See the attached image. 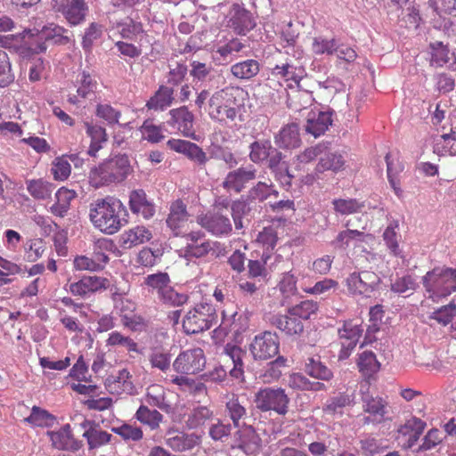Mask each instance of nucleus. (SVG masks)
<instances>
[{
  "mask_svg": "<svg viewBox=\"0 0 456 456\" xmlns=\"http://www.w3.org/2000/svg\"><path fill=\"white\" fill-rule=\"evenodd\" d=\"M248 92L239 86H228L216 91L208 98L207 112L211 120L218 124L241 119Z\"/></svg>",
  "mask_w": 456,
  "mask_h": 456,
  "instance_id": "obj_1",
  "label": "nucleus"
},
{
  "mask_svg": "<svg viewBox=\"0 0 456 456\" xmlns=\"http://www.w3.org/2000/svg\"><path fill=\"white\" fill-rule=\"evenodd\" d=\"M127 211L115 196H106L90 204L89 219L94 227L104 234L113 235L127 224Z\"/></svg>",
  "mask_w": 456,
  "mask_h": 456,
  "instance_id": "obj_2",
  "label": "nucleus"
},
{
  "mask_svg": "<svg viewBox=\"0 0 456 456\" xmlns=\"http://www.w3.org/2000/svg\"><path fill=\"white\" fill-rule=\"evenodd\" d=\"M132 172V167L126 155H117L91 168L89 183L95 188L116 184L125 181Z\"/></svg>",
  "mask_w": 456,
  "mask_h": 456,
  "instance_id": "obj_3",
  "label": "nucleus"
},
{
  "mask_svg": "<svg viewBox=\"0 0 456 456\" xmlns=\"http://www.w3.org/2000/svg\"><path fill=\"white\" fill-rule=\"evenodd\" d=\"M421 282L428 298L438 303L456 292V268L436 266L427 272Z\"/></svg>",
  "mask_w": 456,
  "mask_h": 456,
  "instance_id": "obj_4",
  "label": "nucleus"
},
{
  "mask_svg": "<svg viewBox=\"0 0 456 456\" xmlns=\"http://www.w3.org/2000/svg\"><path fill=\"white\" fill-rule=\"evenodd\" d=\"M246 355L239 346L228 343L220 354V365L210 373L213 380L223 381L229 372L231 377L242 379L244 375L243 357Z\"/></svg>",
  "mask_w": 456,
  "mask_h": 456,
  "instance_id": "obj_5",
  "label": "nucleus"
},
{
  "mask_svg": "<svg viewBox=\"0 0 456 456\" xmlns=\"http://www.w3.org/2000/svg\"><path fill=\"white\" fill-rule=\"evenodd\" d=\"M254 402L256 409L262 412L273 411L284 416L289 412L290 399L285 389L268 387L260 388L256 393Z\"/></svg>",
  "mask_w": 456,
  "mask_h": 456,
  "instance_id": "obj_6",
  "label": "nucleus"
},
{
  "mask_svg": "<svg viewBox=\"0 0 456 456\" xmlns=\"http://www.w3.org/2000/svg\"><path fill=\"white\" fill-rule=\"evenodd\" d=\"M216 319L215 307L208 303H200L187 312L183 321V328L187 334L200 333L209 330Z\"/></svg>",
  "mask_w": 456,
  "mask_h": 456,
  "instance_id": "obj_7",
  "label": "nucleus"
},
{
  "mask_svg": "<svg viewBox=\"0 0 456 456\" xmlns=\"http://www.w3.org/2000/svg\"><path fill=\"white\" fill-rule=\"evenodd\" d=\"M380 282L379 275L372 271L353 273L346 279L348 293L353 296L370 297Z\"/></svg>",
  "mask_w": 456,
  "mask_h": 456,
  "instance_id": "obj_8",
  "label": "nucleus"
},
{
  "mask_svg": "<svg viewBox=\"0 0 456 456\" xmlns=\"http://www.w3.org/2000/svg\"><path fill=\"white\" fill-rule=\"evenodd\" d=\"M280 339L276 333L264 331L255 336L249 345V351L255 360L265 361L279 353Z\"/></svg>",
  "mask_w": 456,
  "mask_h": 456,
  "instance_id": "obj_9",
  "label": "nucleus"
},
{
  "mask_svg": "<svg viewBox=\"0 0 456 456\" xmlns=\"http://www.w3.org/2000/svg\"><path fill=\"white\" fill-rule=\"evenodd\" d=\"M191 220V215L187 210L186 204L180 199L171 202L169 212L166 219V224L170 229L174 236L182 237L186 234Z\"/></svg>",
  "mask_w": 456,
  "mask_h": 456,
  "instance_id": "obj_10",
  "label": "nucleus"
},
{
  "mask_svg": "<svg viewBox=\"0 0 456 456\" xmlns=\"http://www.w3.org/2000/svg\"><path fill=\"white\" fill-rule=\"evenodd\" d=\"M206 358L201 348H193L181 352L173 362L174 370L181 374L193 375L203 370Z\"/></svg>",
  "mask_w": 456,
  "mask_h": 456,
  "instance_id": "obj_11",
  "label": "nucleus"
},
{
  "mask_svg": "<svg viewBox=\"0 0 456 456\" xmlns=\"http://www.w3.org/2000/svg\"><path fill=\"white\" fill-rule=\"evenodd\" d=\"M234 432L232 448L239 449L248 455L256 454L262 446V439L251 425H242Z\"/></svg>",
  "mask_w": 456,
  "mask_h": 456,
  "instance_id": "obj_12",
  "label": "nucleus"
},
{
  "mask_svg": "<svg viewBox=\"0 0 456 456\" xmlns=\"http://www.w3.org/2000/svg\"><path fill=\"white\" fill-rule=\"evenodd\" d=\"M249 326L248 315L237 310L224 309L222 321L218 330L225 335L232 334L234 338L245 332Z\"/></svg>",
  "mask_w": 456,
  "mask_h": 456,
  "instance_id": "obj_13",
  "label": "nucleus"
},
{
  "mask_svg": "<svg viewBox=\"0 0 456 456\" xmlns=\"http://www.w3.org/2000/svg\"><path fill=\"white\" fill-rule=\"evenodd\" d=\"M53 3L54 10L70 25H78L85 20L87 6L84 0H53Z\"/></svg>",
  "mask_w": 456,
  "mask_h": 456,
  "instance_id": "obj_14",
  "label": "nucleus"
},
{
  "mask_svg": "<svg viewBox=\"0 0 456 456\" xmlns=\"http://www.w3.org/2000/svg\"><path fill=\"white\" fill-rule=\"evenodd\" d=\"M227 18V27L238 35H246L256 26L252 13L238 4H232Z\"/></svg>",
  "mask_w": 456,
  "mask_h": 456,
  "instance_id": "obj_15",
  "label": "nucleus"
},
{
  "mask_svg": "<svg viewBox=\"0 0 456 456\" xmlns=\"http://www.w3.org/2000/svg\"><path fill=\"white\" fill-rule=\"evenodd\" d=\"M167 146L171 150L186 156L200 168L205 167L208 161L207 153L194 142L180 139H170L167 142Z\"/></svg>",
  "mask_w": 456,
  "mask_h": 456,
  "instance_id": "obj_16",
  "label": "nucleus"
},
{
  "mask_svg": "<svg viewBox=\"0 0 456 456\" xmlns=\"http://www.w3.org/2000/svg\"><path fill=\"white\" fill-rule=\"evenodd\" d=\"M108 279L99 276L85 275L79 281L71 282L68 290L77 297H86L90 294L106 289L109 287Z\"/></svg>",
  "mask_w": 456,
  "mask_h": 456,
  "instance_id": "obj_17",
  "label": "nucleus"
},
{
  "mask_svg": "<svg viewBox=\"0 0 456 456\" xmlns=\"http://www.w3.org/2000/svg\"><path fill=\"white\" fill-rule=\"evenodd\" d=\"M128 206L134 215L145 220L151 219L156 213L153 200L142 189L133 190L129 193Z\"/></svg>",
  "mask_w": 456,
  "mask_h": 456,
  "instance_id": "obj_18",
  "label": "nucleus"
},
{
  "mask_svg": "<svg viewBox=\"0 0 456 456\" xmlns=\"http://www.w3.org/2000/svg\"><path fill=\"white\" fill-rule=\"evenodd\" d=\"M186 240L185 255L191 257H203L214 249L213 243L205 240V233L199 231H191L183 236Z\"/></svg>",
  "mask_w": 456,
  "mask_h": 456,
  "instance_id": "obj_19",
  "label": "nucleus"
},
{
  "mask_svg": "<svg viewBox=\"0 0 456 456\" xmlns=\"http://www.w3.org/2000/svg\"><path fill=\"white\" fill-rule=\"evenodd\" d=\"M256 169L252 167H239L227 174L222 185L227 191L239 193L245 188L248 183L256 177Z\"/></svg>",
  "mask_w": 456,
  "mask_h": 456,
  "instance_id": "obj_20",
  "label": "nucleus"
},
{
  "mask_svg": "<svg viewBox=\"0 0 456 456\" xmlns=\"http://www.w3.org/2000/svg\"><path fill=\"white\" fill-rule=\"evenodd\" d=\"M198 223L216 236L227 235L232 230L229 217L219 212H208L199 216Z\"/></svg>",
  "mask_w": 456,
  "mask_h": 456,
  "instance_id": "obj_21",
  "label": "nucleus"
},
{
  "mask_svg": "<svg viewBox=\"0 0 456 456\" xmlns=\"http://www.w3.org/2000/svg\"><path fill=\"white\" fill-rule=\"evenodd\" d=\"M84 429L83 437L86 439L89 449H96L110 443L112 435L102 430L94 420L84 419L80 424Z\"/></svg>",
  "mask_w": 456,
  "mask_h": 456,
  "instance_id": "obj_22",
  "label": "nucleus"
},
{
  "mask_svg": "<svg viewBox=\"0 0 456 456\" xmlns=\"http://www.w3.org/2000/svg\"><path fill=\"white\" fill-rule=\"evenodd\" d=\"M170 119L168 125L179 130L183 135L191 136L193 134L194 116L186 106L173 109L168 112Z\"/></svg>",
  "mask_w": 456,
  "mask_h": 456,
  "instance_id": "obj_23",
  "label": "nucleus"
},
{
  "mask_svg": "<svg viewBox=\"0 0 456 456\" xmlns=\"http://www.w3.org/2000/svg\"><path fill=\"white\" fill-rule=\"evenodd\" d=\"M152 239L151 231L143 225H137L125 231L120 236V246L130 249L138 245L146 243Z\"/></svg>",
  "mask_w": 456,
  "mask_h": 456,
  "instance_id": "obj_24",
  "label": "nucleus"
},
{
  "mask_svg": "<svg viewBox=\"0 0 456 456\" xmlns=\"http://www.w3.org/2000/svg\"><path fill=\"white\" fill-rule=\"evenodd\" d=\"M356 365L362 377L370 383L380 370V362L371 351H363L358 354Z\"/></svg>",
  "mask_w": 456,
  "mask_h": 456,
  "instance_id": "obj_25",
  "label": "nucleus"
},
{
  "mask_svg": "<svg viewBox=\"0 0 456 456\" xmlns=\"http://www.w3.org/2000/svg\"><path fill=\"white\" fill-rule=\"evenodd\" d=\"M53 446L59 450L77 451L80 445L75 440L69 424H66L55 432H48Z\"/></svg>",
  "mask_w": 456,
  "mask_h": 456,
  "instance_id": "obj_26",
  "label": "nucleus"
},
{
  "mask_svg": "<svg viewBox=\"0 0 456 456\" xmlns=\"http://www.w3.org/2000/svg\"><path fill=\"white\" fill-rule=\"evenodd\" d=\"M85 126L86 133L91 140L89 148L87 150V154L90 157L97 158L99 151L103 148V145L108 141L106 129L99 125H94L88 122H86Z\"/></svg>",
  "mask_w": 456,
  "mask_h": 456,
  "instance_id": "obj_27",
  "label": "nucleus"
},
{
  "mask_svg": "<svg viewBox=\"0 0 456 456\" xmlns=\"http://www.w3.org/2000/svg\"><path fill=\"white\" fill-rule=\"evenodd\" d=\"M108 387L111 394H126L132 395L134 392V386L132 381V375L126 369L118 370L116 376H112L107 379Z\"/></svg>",
  "mask_w": 456,
  "mask_h": 456,
  "instance_id": "obj_28",
  "label": "nucleus"
},
{
  "mask_svg": "<svg viewBox=\"0 0 456 456\" xmlns=\"http://www.w3.org/2000/svg\"><path fill=\"white\" fill-rule=\"evenodd\" d=\"M200 436L196 434L176 433L166 439V444L175 452H183L193 449L200 444Z\"/></svg>",
  "mask_w": 456,
  "mask_h": 456,
  "instance_id": "obj_29",
  "label": "nucleus"
},
{
  "mask_svg": "<svg viewBox=\"0 0 456 456\" xmlns=\"http://www.w3.org/2000/svg\"><path fill=\"white\" fill-rule=\"evenodd\" d=\"M171 357L170 350L160 344L157 343L150 347L148 360L152 369L166 372L170 368Z\"/></svg>",
  "mask_w": 456,
  "mask_h": 456,
  "instance_id": "obj_30",
  "label": "nucleus"
},
{
  "mask_svg": "<svg viewBox=\"0 0 456 456\" xmlns=\"http://www.w3.org/2000/svg\"><path fill=\"white\" fill-rule=\"evenodd\" d=\"M331 123V115L329 112H312L307 117L305 131L314 137H318L325 133Z\"/></svg>",
  "mask_w": 456,
  "mask_h": 456,
  "instance_id": "obj_31",
  "label": "nucleus"
},
{
  "mask_svg": "<svg viewBox=\"0 0 456 456\" xmlns=\"http://www.w3.org/2000/svg\"><path fill=\"white\" fill-rule=\"evenodd\" d=\"M174 100V89L166 86H160L148 100L145 106L148 110H164L172 105Z\"/></svg>",
  "mask_w": 456,
  "mask_h": 456,
  "instance_id": "obj_32",
  "label": "nucleus"
},
{
  "mask_svg": "<svg viewBox=\"0 0 456 456\" xmlns=\"http://www.w3.org/2000/svg\"><path fill=\"white\" fill-rule=\"evenodd\" d=\"M77 196V193L73 190H69L66 187L60 188L55 193L56 201L50 207V212L59 217H63L68 213L70 202Z\"/></svg>",
  "mask_w": 456,
  "mask_h": 456,
  "instance_id": "obj_33",
  "label": "nucleus"
},
{
  "mask_svg": "<svg viewBox=\"0 0 456 456\" xmlns=\"http://www.w3.org/2000/svg\"><path fill=\"white\" fill-rule=\"evenodd\" d=\"M300 142L299 127L295 123L284 126L275 136V143L281 148H297Z\"/></svg>",
  "mask_w": 456,
  "mask_h": 456,
  "instance_id": "obj_34",
  "label": "nucleus"
},
{
  "mask_svg": "<svg viewBox=\"0 0 456 456\" xmlns=\"http://www.w3.org/2000/svg\"><path fill=\"white\" fill-rule=\"evenodd\" d=\"M232 75L240 80H250L260 71V64L256 60L248 59L231 66Z\"/></svg>",
  "mask_w": 456,
  "mask_h": 456,
  "instance_id": "obj_35",
  "label": "nucleus"
},
{
  "mask_svg": "<svg viewBox=\"0 0 456 456\" xmlns=\"http://www.w3.org/2000/svg\"><path fill=\"white\" fill-rule=\"evenodd\" d=\"M273 324L289 336L300 335L304 331V325L295 315H277Z\"/></svg>",
  "mask_w": 456,
  "mask_h": 456,
  "instance_id": "obj_36",
  "label": "nucleus"
},
{
  "mask_svg": "<svg viewBox=\"0 0 456 456\" xmlns=\"http://www.w3.org/2000/svg\"><path fill=\"white\" fill-rule=\"evenodd\" d=\"M304 69L301 67H296L289 62L276 65L271 70V75L277 78H283L286 82H294L298 86L303 77Z\"/></svg>",
  "mask_w": 456,
  "mask_h": 456,
  "instance_id": "obj_37",
  "label": "nucleus"
},
{
  "mask_svg": "<svg viewBox=\"0 0 456 456\" xmlns=\"http://www.w3.org/2000/svg\"><path fill=\"white\" fill-rule=\"evenodd\" d=\"M78 86L77 89V95L69 99V102L72 103L78 102L77 97L82 99H91L94 96L97 89V81L86 71H83L79 75V79L77 80Z\"/></svg>",
  "mask_w": 456,
  "mask_h": 456,
  "instance_id": "obj_38",
  "label": "nucleus"
},
{
  "mask_svg": "<svg viewBox=\"0 0 456 456\" xmlns=\"http://www.w3.org/2000/svg\"><path fill=\"white\" fill-rule=\"evenodd\" d=\"M213 417L214 411L211 409L207 406H198L188 414L185 424L189 429H197L211 420Z\"/></svg>",
  "mask_w": 456,
  "mask_h": 456,
  "instance_id": "obj_39",
  "label": "nucleus"
},
{
  "mask_svg": "<svg viewBox=\"0 0 456 456\" xmlns=\"http://www.w3.org/2000/svg\"><path fill=\"white\" fill-rule=\"evenodd\" d=\"M362 405L365 412L370 413L379 419H383L387 413L388 403L380 396L365 395L362 397Z\"/></svg>",
  "mask_w": 456,
  "mask_h": 456,
  "instance_id": "obj_40",
  "label": "nucleus"
},
{
  "mask_svg": "<svg viewBox=\"0 0 456 456\" xmlns=\"http://www.w3.org/2000/svg\"><path fill=\"white\" fill-rule=\"evenodd\" d=\"M134 417L140 423L148 426L151 430L158 429L163 420V415L159 411L151 410L146 405H141Z\"/></svg>",
  "mask_w": 456,
  "mask_h": 456,
  "instance_id": "obj_41",
  "label": "nucleus"
},
{
  "mask_svg": "<svg viewBox=\"0 0 456 456\" xmlns=\"http://www.w3.org/2000/svg\"><path fill=\"white\" fill-rule=\"evenodd\" d=\"M305 371L312 378L330 381L333 378V372L319 358L310 357L305 364Z\"/></svg>",
  "mask_w": 456,
  "mask_h": 456,
  "instance_id": "obj_42",
  "label": "nucleus"
},
{
  "mask_svg": "<svg viewBox=\"0 0 456 456\" xmlns=\"http://www.w3.org/2000/svg\"><path fill=\"white\" fill-rule=\"evenodd\" d=\"M28 193L36 200H46L50 198L53 187V183L42 178L26 181Z\"/></svg>",
  "mask_w": 456,
  "mask_h": 456,
  "instance_id": "obj_43",
  "label": "nucleus"
},
{
  "mask_svg": "<svg viewBox=\"0 0 456 456\" xmlns=\"http://www.w3.org/2000/svg\"><path fill=\"white\" fill-rule=\"evenodd\" d=\"M225 411L232 421L234 428L240 427V421L245 419L248 411L237 395H232L225 403Z\"/></svg>",
  "mask_w": 456,
  "mask_h": 456,
  "instance_id": "obj_44",
  "label": "nucleus"
},
{
  "mask_svg": "<svg viewBox=\"0 0 456 456\" xmlns=\"http://www.w3.org/2000/svg\"><path fill=\"white\" fill-rule=\"evenodd\" d=\"M430 65L443 67L450 61V50L447 45L441 41L429 44Z\"/></svg>",
  "mask_w": 456,
  "mask_h": 456,
  "instance_id": "obj_45",
  "label": "nucleus"
},
{
  "mask_svg": "<svg viewBox=\"0 0 456 456\" xmlns=\"http://www.w3.org/2000/svg\"><path fill=\"white\" fill-rule=\"evenodd\" d=\"M25 421L34 427L48 428L54 424L56 418L48 411L33 406L30 415L25 419Z\"/></svg>",
  "mask_w": 456,
  "mask_h": 456,
  "instance_id": "obj_46",
  "label": "nucleus"
},
{
  "mask_svg": "<svg viewBox=\"0 0 456 456\" xmlns=\"http://www.w3.org/2000/svg\"><path fill=\"white\" fill-rule=\"evenodd\" d=\"M345 160L341 154L337 153H326L322 156L318 164L316 165L315 171L317 173H323L328 170L338 172L343 169Z\"/></svg>",
  "mask_w": 456,
  "mask_h": 456,
  "instance_id": "obj_47",
  "label": "nucleus"
},
{
  "mask_svg": "<svg viewBox=\"0 0 456 456\" xmlns=\"http://www.w3.org/2000/svg\"><path fill=\"white\" fill-rule=\"evenodd\" d=\"M399 224L397 221L391 222L383 232V239L387 247L395 256H402L399 247L400 234L397 232Z\"/></svg>",
  "mask_w": 456,
  "mask_h": 456,
  "instance_id": "obj_48",
  "label": "nucleus"
},
{
  "mask_svg": "<svg viewBox=\"0 0 456 456\" xmlns=\"http://www.w3.org/2000/svg\"><path fill=\"white\" fill-rule=\"evenodd\" d=\"M145 401L151 406L165 410L168 407L166 403L165 388L161 385L152 384L146 389Z\"/></svg>",
  "mask_w": 456,
  "mask_h": 456,
  "instance_id": "obj_49",
  "label": "nucleus"
},
{
  "mask_svg": "<svg viewBox=\"0 0 456 456\" xmlns=\"http://www.w3.org/2000/svg\"><path fill=\"white\" fill-rule=\"evenodd\" d=\"M311 50L315 55H332L338 50V42L335 38H327L323 36L314 37Z\"/></svg>",
  "mask_w": 456,
  "mask_h": 456,
  "instance_id": "obj_50",
  "label": "nucleus"
},
{
  "mask_svg": "<svg viewBox=\"0 0 456 456\" xmlns=\"http://www.w3.org/2000/svg\"><path fill=\"white\" fill-rule=\"evenodd\" d=\"M332 205L334 210L342 216L360 213L364 208V203L356 199H335Z\"/></svg>",
  "mask_w": 456,
  "mask_h": 456,
  "instance_id": "obj_51",
  "label": "nucleus"
},
{
  "mask_svg": "<svg viewBox=\"0 0 456 456\" xmlns=\"http://www.w3.org/2000/svg\"><path fill=\"white\" fill-rule=\"evenodd\" d=\"M353 397L346 393H339L338 395L330 398L323 407V411L330 415L342 413V409L352 403Z\"/></svg>",
  "mask_w": 456,
  "mask_h": 456,
  "instance_id": "obj_52",
  "label": "nucleus"
},
{
  "mask_svg": "<svg viewBox=\"0 0 456 456\" xmlns=\"http://www.w3.org/2000/svg\"><path fill=\"white\" fill-rule=\"evenodd\" d=\"M51 173L55 181L63 182L71 174V165L65 155L56 157L52 162Z\"/></svg>",
  "mask_w": 456,
  "mask_h": 456,
  "instance_id": "obj_53",
  "label": "nucleus"
},
{
  "mask_svg": "<svg viewBox=\"0 0 456 456\" xmlns=\"http://www.w3.org/2000/svg\"><path fill=\"white\" fill-rule=\"evenodd\" d=\"M318 309V303L312 299H308L289 308V314L290 315H295L298 319L308 320L313 314H316Z\"/></svg>",
  "mask_w": 456,
  "mask_h": 456,
  "instance_id": "obj_54",
  "label": "nucleus"
},
{
  "mask_svg": "<svg viewBox=\"0 0 456 456\" xmlns=\"http://www.w3.org/2000/svg\"><path fill=\"white\" fill-rule=\"evenodd\" d=\"M112 431L126 442H139L143 437L142 429L136 425L124 423L118 427L112 428Z\"/></svg>",
  "mask_w": 456,
  "mask_h": 456,
  "instance_id": "obj_55",
  "label": "nucleus"
},
{
  "mask_svg": "<svg viewBox=\"0 0 456 456\" xmlns=\"http://www.w3.org/2000/svg\"><path fill=\"white\" fill-rule=\"evenodd\" d=\"M455 142L454 133L442 134L435 140L434 152L439 156L454 155L456 153L453 149Z\"/></svg>",
  "mask_w": 456,
  "mask_h": 456,
  "instance_id": "obj_56",
  "label": "nucleus"
},
{
  "mask_svg": "<svg viewBox=\"0 0 456 456\" xmlns=\"http://www.w3.org/2000/svg\"><path fill=\"white\" fill-rule=\"evenodd\" d=\"M362 329L361 324L354 320L346 321L341 329L338 330L341 340L354 342L357 344L362 336Z\"/></svg>",
  "mask_w": 456,
  "mask_h": 456,
  "instance_id": "obj_57",
  "label": "nucleus"
},
{
  "mask_svg": "<svg viewBox=\"0 0 456 456\" xmlns=\"http://www.w3.org/2000/svg\"><path fill=\"white\" fill-rule=\"evenodd\" d=\"M107 346H124L128 352L140 353L138 344L130 337L124 336L118 331H112L106 340Z\"/></svg>",
  "mask_w": 456,
  "mask_h": 456,
  "instance_id": "obj_58",
  "label": "nucleus"
},
{
  "mask_svg": "<svg viewBox=\"0 0 456 456\" xmlns=\"http://www.w3.org/2000/svg\"><path fill=\"white\" fill-rule=\"evenodd\" d=\"M297 277L292 271L282 273L278 283V289L284 297H290L297 293Z\"/></svg>",
  "mask_w": 456,
  "mask_h": 456,
  "instance_id": "obj_59",
  "label": "nucleus"
},
{
  "mask_svg": "<svg viewBox=\"0 0 456 456\" xmlns=\"http://www.w3.org/2000/svg\"><path fill=\"white\" fill-rule=\"evenodd\" d=\"M144 284L158 290L159 296L169 286L170 278L167 273L159 272L144 278Z\"/></svg>",
  "mask_w": 456,
  "mask_h": 456,
  "instance_id": "obj_60",
  "label": "nucleus"
},
{
  "mask_svg": "<svg viewBox=\"0 0 456 456\" xmlns=\"http://www.w3.org/2000/svg\"><path fill=\"white\" fill-rule=\"evenodd\" d=\"M161 256L160 249L153 250L149 247H144L138 252L136 263L144 267H152L159 262Z\"/></svg>",
  "mask_w": 456,
  "mask_h": 456,
  "instance_id": "obj_61",
  "label": "nucleus"
},
{
  "mask_svg": "<svg viewBox=\"0 0 456 456\" xmlns=\"http://www.w3.org/2000/svg\"><path fill=\"white\" fill-rule=\"evenodd\" d=\"M456 315V304L451 302L449 305H443L434 311L429 316L430 319L436 321L443 326L448 325Z\"/></svg>",
  "mask_w": 456,
  "mask_h": 456,
  "instance_id": "obj_62",
  "label": "nucleus"
},
{
  "mask_svg": "<svg viewBox=\"0 0 456 456\" xmlns=\"http://www.w3.org/2000/svg\"><path fill=\"white\" fill-rule=\"evenodd\" d=\"M287 359L283 356H278L273 362L268 364L267 369L262 375L265 383H272L280 379L281 376V367L286 365Z\"/></svg>",
  "mask_w": 456,
  "mask_h": 456,
  "instance_id": "obj_63",
  "label": "nucleus"
},
{
  "mask_svg": "<svg viewBox=\"0 0 456 456\" xmlns=\"http://www.w3.org/2000/svg\"><path fill=\"white\" fill-rule=\"evenodd\" d=\"M95 115L107 122L108 125L112 126L118 124L121 117V112L110 104L100 103L96 106Z\"/></svg>",
  "mask_w": 456,
  "mask_h": 456,
  "instance_id": "obj_64",
  "label": "nucleus"
}]
</instances>
